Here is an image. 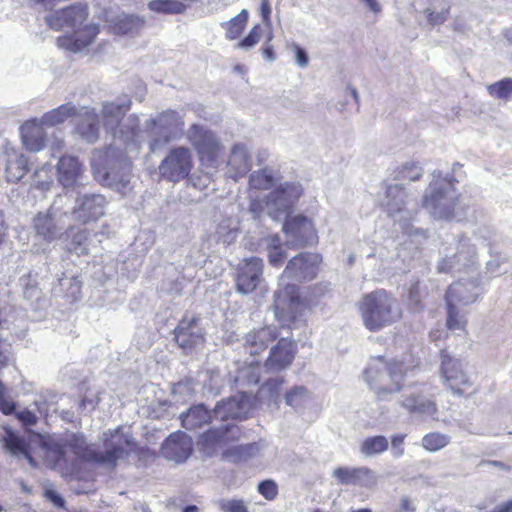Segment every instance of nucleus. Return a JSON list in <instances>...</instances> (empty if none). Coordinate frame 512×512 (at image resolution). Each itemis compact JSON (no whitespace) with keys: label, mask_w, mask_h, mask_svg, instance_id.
<instances>
[{"label":"nucleus","mask_w":512,"mask_h":512,"mask_svg":"<svg viewBox=\"0 0 512 512\" xmlns=\"http://www.w3.org/2000/svg\"><path fill=\"white\" fill-rule=\"evenodd\" d=\"M88 15L87 4L77 3L57 10L46 17L47 25L55 31L65 27L75 30L72 35L57 38V45L60 48L77 52L92 43L99 33V27L95 24H85Z\"/></svg>","instance_id":"obj_1"},{"label":"nucleus","mask_w":512,"mask_h":512,"mask_svg":"<svg viewBox=\"0 0 512 512\" xmlns=\"http://www.w3.org/2000/svg\"><path fill=\"white\" fill-rule=\"evenodd\" d=\"M329 292L328 283H316L308 288L307 296L302 297L297 285L286 284L274 294L273 309L275 317L283 325L290 326L306 310L317 305Z\"/></svg>","instance_id":"obj_2"},{"label":"nucleus","mask_w":512,"mask_h":512,"mask_svg":"<svg viewBox=\"0 0 512 512\" xmlns=\"http://www.w3.org/2000/svg\"><path fill=\"white\" fill-rule=\"evenodd\" d=\"M67 451H71L77 459L94 464H103L111 468L117 466V461L128 455L133 443L125 435L119 433V429L110 433V438L104 439L105 452L95 450L86 442L83 435L72 434L66 441Z\"/></svg>","instance_id":"obj_3"},{"label":"nucleus","mask_w":512,"mask_h":512,"mask_svg":"<svg viewBox=\"0 0 512 512\" xmlns=\"http://www.w3.org/2000/svg\"><path fill=\"white\" fill-rule=\"evenodd\" d=\"M358 308L364 326L373 332L392 325L402 317L397 299L385 289L364 294Z\"/></svg>","instance_id":"obj_4"},{"label":"nucleus","mask_w":512,"mask_h":512,"mask_svg":"<svg viewBox=\"0 0 512 512\" xmlns=\"http://www.w3.org/2000/svg\"><path fill=\"white\" fill-rule=\"evenodd\" d=\"M187 139L197 155L199 165L205 170L217 171L226 155L225 146L218 135L204 125L192 124Z\"/></svg>","instance_id":"obj_5"},{"label":"nucleus","mask_w":512,"mask_h":512,"mask_svg":"<svg viewBox=\"0 0 512 512\" xmlns=\"http://www.w3.org/2000/svg\"><path fill=\"white\" fill-rule=\"evenodd\" d=\"M456 182L454 178H442L430 183V193L424 196L423 206L430 209L434 217L446 220L454 217L461 196L455 189Z\"/></svg>","instance_id":"obj_6"},{"label":"nucleus","mask_w":512,"mask_h":512,"mask_svg":"<svg viewBox=\"0 0 512 512\" xmlns=\"http://www.w3.org/2000/svg\"><path fill=\"white\" fill-rule=\"evenodd\" d=\"M194 168L193 154L186 146L171 148L159 164L160 176L169 182L179 183L191 175Z\"/></svg>","instance_id":"obj_7"},{"label":"nucleus","mask_w":512,"mask_h":512,"mask_svg":"<svg viewBox=\"0 0 512 512\" xmlns=\"http://www.w3.org/2000/svg\"><path fill=\"white\" fill-rule=\"evenodd\" d=\"M149 126L154 130L156 137L150 143L151 151L173 140L179 139L184 130V120L175 110H165L151 119Z\"/></svg>","instance_id":"obj_8"},{"label":"nucleus","mask_w":512,"mask_h":512,"mask_svg":"<svg viewBox=\"0 0 512 512\" xmlns=\"http://www.w3.org/2000/svg\"><path fill=\"white\" fill-rule=\"evenodd\" d=\"M264 262L257 256L243 258L234 270V284L237 292L250 294L255 292L264 280Z\"/></svg>","instance_id":"obj_9"},{"label":"nucleus","mask_w":512,"mask_h":512,"mask_svg":"<svg viewBox=\"0 0 512 512\" xmlns=\"http://www.w3.org/2000/svg\"><path fill=\"white\" fill-rule=\"evenodd\" d=\"M441 374L446 385L456 395H470L475 391L473 382L462 369L459 360L454 359L446 350H441Z\"/></svg>","instance_id":"obj_10"},{"label":"nucleus","mask_w":512,"mask_h":512,"mask_svg":"<svg viewBox=\"0 0 512 512\" xmlns=\"http://www.w3.org/2000/svg\"><path fill=\"white\" fill-rule=\"evenodd\" d=\"M283 232L289 238L290 248H305L318 242L312 220L301 214L287 217L283 224Z\"/></svg>","instance_id":"obj_11"},{"label":"nucleus","mask_w":512,"mask_h":512,"mask_svg":"<svg viewBox=\"0 0 512 512\" xmlns=\"http://www.w3.org/2000/svg\"><path fill=\"white\" fill-rule=\"evenodd\" d=\"M322 260L319 253H299L288 261L282 276L299 282L311 281L317 277Z\"/></svg>","instance_id":"obj_12"},{"label":"nucleus","mask_w":512,"mask_h":512,"mask_svg":"<svg viewBox=\"0 0 512 512\" xmlns=\"http://www.w3.org/2000/svg\"><path fill=\"white\" fill-rule=\"evenodd\" d=\"M197 314L185 313L173 330L174 340L184 351H192L205 341V333Z\"/></svg>","instance_id":"obj_13"},{"label":"nucleus","mask_w":512,"mask_h":512,"mask_svg":"<svg viewBox=\"0 0 512 512\" xmlns=\"http://www.w3.org/2000/svg\"><path fill=\"white\" fill-rule=\"evenodd\" d=\"M106 200L102 195L90 194L77 199L76 205L72 210L74 220L87 225L98 221L105 214Z\"/></svg>","instance_id":"obj_14"},{"label":"nucleus","mask_w":512,"mask_h":512,"mask_svg":"<svg viewBox=\"0 0 512 512\" xmlns=\"http://www.w3.org/2000/svg\"><path fill=\"white\" fill-rule=\"evenodd\" d=\"M296 354V342L292 339L280 338L277 343L271 347L269 355L264 362V366L271 372L282 371L293 363Z\"/></svg>","instance_id":"obj_15"},{"label":"nucleus","mask_w":512,"mask_h":512,"mask_svg":"<svg viewBox=\"0 0 512 512\" xmlns=\"http://www.w3.org/2000/svg\"><path fill=\"white\" fill-rule=\"evenodd\" d=\"M278 336L279 331L274 326L266 325L254 328L245 335L243 347L251 356H260Z\"/></svg>","instance_id":"obj_16"},{"label":"nucleus","mask_w":512,"mask_h":512,"mask_svg":"<svg viewBox=\"0 0 512 512\" xmlns=\"http://www.w3.org/2000/svg\"><path fill=\"white\" fill-rule=\"evenodd\" d=\"M464 290V285L457 282L451 284L445 293L447 307L446 325L449 330H465L467 321L456 308V304L462 303L464 300Z\"/></svg>","instance_id":"obj_17"},{"label":"nucleus","mask_w":512,"mask_h":512,"mask_svg":"<svg viewBox=\"0 0 512 512\" xmlns=\"http://www.w3.org/2000/svg\"><path fill=\"white\" fill-rule=\"evenodd\" d=\"M192 451V439L182 431L170 434L162 445V452L164 456L176 463L186 461Z\"/></svg>","instance_id":"obj_18"},{"label":"nucleus","mask_w":512,"mask_h":512,"mask_svg":"<svg viewBox=\"0 0 512 512\" xmlns=\"http://www.w3.org/2000/svg\"><path fill=\"white\" fill-rule=\"evenodd\" d=\"M32 227L36 235L48 243L60 239L64 234L63 226L59 225L52 208L38 212L33 218Z\"/></svg>","instance_id":"obj_19"},{"label":"nucleus","mask_w":512,"mask_h":512,"mask_svg":"<svg viewBox=\"0 0 512 512\" xmlns=\"http://www.w3.org/2000/svg\"><path fill=\"white\" fill-rule=\"evenodd\" d=\"M333 477L339 485L367 487L375 482L374 472L365 466L344 467L340 466L333 470Z\"/></svg>","instance_id":"obj_20"},{"label":"nucleus","mask_w":512,"mask_h":512,"mask_svg":"<svg viewBox=\"0 0 512 512\" xmlns=\"http://www.w3.org/2000/svg\"><path fill=\"white\" fill-rule=\"evenodd\" d=\"M251 166V157L246 145L243 143L234 144L227 160L229 177L237 181L251 170Z\"/></svg>","instance_id":"obj_21"},{"label":"nucleus","mask_w":512,"mask_h":512,"mask_svg":"<svg viewBox=\"0 0 512 512\" xmlns=\"http://www.w3.org/2000/svg\"><path fill=\"white\" fill-rule=\"evenodd\" d=\"M58 181L64 187H73L83 174V165L77 157L63 155L60 157L57 166Z\"/></svg>","instance_id":"obj_22"},{"label":"nucleus","mask_w":512,"mask_h":512,"mask_svg":"<svg viewBox=\"0 0 512 512\" xmlns=\"http://www.w3.org/2000/svg\"><path fill=\"white\" fill-rule=\"evenodd\" d=\"M76 132L88 143H94L99 139L100 117L94 109L87 108L76 124Z\"/></svg>","instance_id":"obj_23"},{"label":"nucleus","mask_w":512,"mask_h":512,"mask_svg":"<svg viewBox=\"0 0 512 512\" xmlns=\"http://www.w3.org/2000/svg\"><path fill=\"white\" fill-rule=\"evenodd\" d=\"M408 368L401 361H391L385 364L384 370L381 371L377 365H371L365 370V377L368 383H372L376 378H382L387 375L392 381L399 382L404 378Z\"/></svg>","instance_id":"obj_24"},{"label":"nucleus","mask_w":512,"mask_h":512,"mask_svg":"<svg viewBox=\"0 0 512 512\" xmlns=\"http://www.w3.org/2000/svg\"><path fill=\"white\" fill-rule=\"evenodd\" d=\"M21 136L23 144L30 151H39L45 146V133L37 120L26 121L21 126Z\"/></svg>","instance_id":"obj_25"},{"label":"nucleus","mask_w":512,"mask_h":512,"mask_svg":"<svg viewBox=\"0 0 512 512\" xmlns=\"http://www.w3.org/2000/svg\"><path fill=\"white\" fill-rule=\"evenodd\" d=\"M146 21L143 17L136 15H122L111 21L110 28L117 35H138L145 27Z\"/></svg>","instance_id":"obj_26"},{"label":"nucleus","mask_w":512,"mask_h":512,"mask_svg":"<svg viewBox=\"0 0 512 512\" xmlns=\"http://www.w3.org/2000/svg\"><path fill=\"white\" fill-rule=\"evenodd\" d=\"M238 428L234 425H225L219 428H210L200 436V444L204 449H213L217 446L226 445L230 438L228 433ZM237 437H232L231 441L236 440Z\"/></svg>","instance_id":"obj_27"},{"label":"nucleus","mask_w":512,"mask_h":512,"mask_svg":"<svg viewBox=\"0 0 512 512\" xmlns=\"http://www.w3.org/2000/svg\"><path fill=\"white\" fill-rule=\"evenodd\" d=\"M180 419L185 429L195 430L209 423L212 417L210 411L203 404H198L181 414Z\"/></svg>","instance_id":"obj_28"},{"label":"nucleus","mask_w":512,"mask_h":512,"mask_svg":"<svg viewBox=\"0 0 512 512\" xmlns=\"http://www.w3.org/2000/svg\"><path fill=\"white\" fill-rule=\"evenodd\" d=\"M295 187L291 184L280 185L274 188L266 199V204L282 206V212H290L293 207Z\"/></svg>","instance_id":"obj_29"},{"label":"nucleus","mask_w":512,"mask_h":512,"mask_svg":"<svg viewBox=\"0 0 512 512\" xmlns=\"http://www.w3.org/2000/svg\"><path fill=\"white\" fill-rule=\"evenodd\" d=\"M77 115L76 107L71 103H66L46 112L41 118V124L47 126H56L64 123L69 118Z\"/></svg>","instance_id":"obj_30"},{"label":"nucleus","mask_w":512,"mask_h":512,"mask_svg":"<svg viewBox=\"0 0 512 512\" xmlns=\"http://www.w3.org/2000/svg\"><path fill=\"white\" fill-rule=\"evenodd\" d=\"M44 449L46 460L51 464L52 468H66L68 466L65 442H45Z\"/></svg>","instance_id":"obj_31"},{"label":"nucleus","mask_w":512,"mask_h":512,"mask_svg":"<svg viewBox=\"0 0 512 512\" xmlns=\"http://www.w3.org/2000/svg\"><path fill=\"white\" fill-rule=\"evenodd\" d=\"M131 108V101L127 99L122 103L105 102L102 105V117L106 122L119 123Z\"/></svg>","instance_id":"obj_32"},{"label":"nucleus","mask_w":512,"mask_h":512,"mask_svg":"<svg viewBox=\"0 0 512 512\" xmlns=\"http://www.w3.org/2000/svg\"><path fill=\"white\" fill-rule=\"evenodd\" d=\"M402 405L410 413H419L434 416L438 409L436 403L431 400H423L418 396H409L405 398Z\"/></svg>","instance_id":"obj_33"},{"label":"nucleus","mask_w":512,"mask_h":512,"mask_svg":"<svg viewBox=\"0 0 512 512\" xmlns=\"http://www.w3.org/2000/svg\"><path fill=\"white\" fill-rule=\"evenodd\" d=\"M267 257L268 262L272 267L279 268L284 264L286 252L278 235H273L269 238V243L267 245Z\"/></svg>","instance_id":"obj_34"},{"label":"nucleus","mask_w":512,"mask_h":512,"mask_svg":"<svg viewBox=\"0 0 512 512\" xmlns=\"http://www.w3.org/2000/svg\"><path fill=\"white\" fill-rule=\"evenodd\" d=\"M73 226H69L65 232L72 233L71 243L69 247V251L81 255H88L89 249L87 247L89 241V231L87 229H80L77 232L73 233Z\"/></svg>","instance_id":"obj_35"},{"label":"nucleus","mask_w":512,"mask_h":512,"mask_svg":"<svg viewBox=\"0 0 512 512\" xmlns=\"http://www.w3.org/2000/svg\"><path fill=\"white\" fill-rule=\"evenodd\" d=\"M388 439L383 435L367 437L360 446V451L365 456L381 454L388 449Z\"/></svg>","instance_id":"obj_36"},{"label":"nucleus","mask_w":512,"mask_h":512,"mask_svg":"<svg viewBox=\"0 0 512 512\" xmlns=\"http://www.w3.org/2000/svg\"><path fill=\"white\" fill-rule=\"evenodd\" d=\"M248 12L247 10H242L239 14L233 17L231 20L223 24L226 29V38L229 40L238 39L248 22Z\"/></svg>","instance_id":"obj_37"},{"label":"nucleus","mask_w":512,"mask_h":512,"mask_svg":"<svg viewBox=\"0 0 512 512\" xmlns=\"http://www.w3.org/2000/svg\"><path fill=\"white\" fill-rule=\"evenodd\" d=\"M450 443V437L440 432H430L423 436L422 447L429 452H436L445 448Z\"/></svg>","instance_id":"obj_38"},{"label":"nucleus","mask_w":512,"mask_h":512,"mask_svg":"<svg viewBox=\"0 0 512 512\" xmlns=\"http://www.w3.org/2000/svg\"><path fill=\"white\" fill-rule=\"evenodd\" d=\"M428 291L422 288L419 281L411 283L408 289V305L414 311H420L424 308V299L427 297Z\"/></svg>","instance_id":"obj_39"},{"label":"nucleus","mask_w":512,"mask_h":512,"mask_svg":"<svg viewBox=\"0 0 512 512\" xmlns=\"http://www.w3.org/2000/svg\"><path fill=\"white\" fill-rule=\"evenodd\" d=\"M7 449L14 455H23L30 462L33 458L29 451L28 443L20 436L10 432L5 439Z\"/></svg>","instance_id":"obj_40"},{"label":"nucleus","mask_w":512,"mask_h":512,"mask_svg":"<svg viewBox=\"0 0 512 512\" xmlns=\"http://www.w3.org/2000/svg\"><path fill=\"white\" fill-rule=\"evenodd\" d=\"M285 383L284 377L268 378L260 387V392L270 400L277 402Z\"/></svg>","instance_id":"obj_41"},{"label":"nucleus","mask_w":512,"mask_h":512,"mask_svg":"<svg viewBox=\"0 0 512 512\" xmlns=\"http://www.w3.org/2000/svg\"><path fill=\"white\" fill-rule=\"evenodd\" d=\"M489 95L496 99L506 100L512 95V78H503L487 86Z\"/></svg>","instance_id":"obj_42"},{"label":"nucleus","mask_w":512,"mask_h":512,"mask_svg":"<svg viewBox=\"0 0 512 512\" xmlns=\"http://www.w3.org/2000/svg\"><path fill=\"white\" fill-rule=\"evenodd\" d=\"M112 152L111 147H107L102 150H97L94 154V157L91 162L92 170L95 177L102 176L103 179H108V172L106 171V167H102V164L107 162V158Z\"/></svg>","instance_id":"obj_43"},{"label":"nucleus","mask_w":512,"mask_h":512,"mask_svg":"<svg viewBox=\"0 0 512 512\" xmlns=\"http://www.w3.org/2000/svg\"><path fill=\"white\" fill-rule=\"evenodd\" d=\"M274 184V178L265 170L255 171L250 175L249 185L256 190H268Z\"/></svg>","instance_id":"obj_44"},{"label":"nucleus","mask_w":512,"mask_h":512,"mask_svg":"<svg viewBox=\"0 0 512 512\" xmlns=\"http://www.w3.org/2000/svg\"><path fill=\"white\" fill-rule=\"evenodd\" d=\"M308 390L304 386H294L285 393V402L287 405L297 407L307 398Z\"/></svg>","instance_id":"obj_45"},{"label":"nucleus","mask_w":512,"mask_h":512,"mask_svg":"<svg viewBox=\"0 0 512 512\" xmlns=\"http://www.w3.org/2000/svg\"><path fill=\"white\" fill-rule=\"evenodd\" d=\"M257 490L268 501L274 500L279 492L278 485L271 479L261 481L258 484Z\"/></svg>","instance_id":"obj_46"},{"label":"nucleus","mask_w":512,"mask_h":512,"mask_svg":"<svg viewBox=\"0 0 512 512\" xmlns=\"http://www.w3.org/2000/svg\"><path fill=\"white\" fill-rule=\"evenodd\" d=\"M15 409V402L7 395L6 388L0 381V411L4 415H11L15 412Z\"/></svg>","instance_id":"obj_47"},{"label":"nucleus","mask_w":512,"mask_h":512,"mask_svg":"<svg viewBox=\"0 0 512 512\" xmlns=\"http://www.w3.org/2000/svg\"><path fill=\"white\" fill-rule=\"evenodd\" d=\"M262 32H263V29H262L261 25L256 24L255 26L252 27V29L250 30L248 35L240 41L239 47L249 48V47L256 45L261 39Z\"/></svg>","instance_id":"obj_48"},{"label":"nucleus","mask_w":512,"mask_h":512,"mask_svg":"<svg viewBox=\"0 0 512 512\" xmlns=\"http://www.w3.org/2000/svg\"><path fill=\"white\" fill-rule=\"evenodd\" d=\"M220 509L222 512H249L245 502L240 499L221 501Z\"/></svg>","instance_id":"obj_49"},{"label":"nucleus","mask_w":512,"mask_h":512,"mask_svg":"<svg viewBox=\"0 0 512 512\" xmlns=\"http://www.w3.org/2000/svg\"><path fill=\"white\" fill-rule=\"evenodd\" d=\"M288 47L294 53L295 61L298 66L301 68L307 67L309 64V57L307 52L297 43H291Z\"/></svg>","instance_id":"obj_50"},{"label":"nucleus","mask_w":512,"mask_h":512,"mask_svg":"<svg viewBox=\"0 0 512 512\" xmlns=\"http://www.w3.org/2000/svg\"><path fill=\"white\" fill-rule=\"evenodd\" d=\"M427 20L432 26L442 24L448 17L449 7L441 9L439 12H434L429 9L425 11Z\"/></svg>","instance_id":"obj_51"},{"label":"nucleus","mask_w":512,"mask_h":512,"mask_svg":"<svg viewBox=\"0 0 512 512\" xmlns=\"http://www.w3.org/2000/svg\"><path fill=\"white\" fill-rule=\"evenodd\" d=\"M399 174H401V178L403 179L407 178L416 181L421 178V169L415 164L405 165L401 168Z\"/></svg>","instance_id":"obj_52"},{"label":"nucleus","mask_w":512,"mask_h":512,"mask_svg":"<svg viewBox=\"0 0 512 512\" xmlns=\"http://www.w3.org/2000/svg\"><path fill=\"white\" fill-rule=\"evenodd\" d=\"M9 344L0 337V369L8 366L10 362Z\"/></svg>","instance_id":"obj_53"},{"label":"nucleus","mask_w":512,"mask_h":512,"mask_svg":"<svg viewBox=\"0 0 512 512\" xmlns=\"http://www.w3.org/2000/svg\"><path fill=\"white\" fill-rule=\"evenodd\" d=\"M16 416L25 425L32 426L37 423L36 415L28 409L18 412Z\"/></svg>","instance_id":"obj_54"},{"label":"nucleus","mask_w":512,"mask_h":512,"mask_svg":"<svg viewBox=\"0 0 512 512\" xmlns=\"http://www.w3.org/2000/svg\"><path fill=\"white\" fill-rule=\"evenodd\" d=\"M44 496L48 500H50L55 506L59 508L64 507L65 501L56 491L52 489H47L44 492Z\"/></svg>","instance_id":"obj_55"},{"label":"nucleus","mask_w":512,"mask_h":512,"mask_svg":"<svg viewBox=\"0 0 512 512\" xmlns=\"http://www.w3.org/2000/svg\"><path fill=\"white\" fill-rule=\"evenodd\" d=\"M260 13L261 17L264 22L269 23L270 22V16H271V4L270 0H261L260 3Z\"/></svg>","instance_id":"obj_56"},{"label":"nucleus","mask_w":512,"mask_h":512,"mask_svg":"<svg viewBox=\"0 0 512 512\" xmlns=\"http://www.w3.org/2000/svg\"><path fill=\"white\" fill-rule=\"evenodd\" d=\"M399 510L401 512H415V506L408 497H403L400 501Z\"/></svg>","instance_id":"obj_57"},{"label":"nucleus","mask_w":512,"mask_h":512,"mask_svg":"<svg viewBox=\"0 0 512 512\" xmlns=\"http://www.w3.org/2000/svg\"><path fill=\"white\" fill-rule=\"evenodd\" d=\"M262 55L268 61H273L275 59V53L273 47L267 43L262 48Z\"/></svg>","instance_id":"obj_58"},{"label":"nucleus","mask_w":512,"mask_h":512,"mask_svg":"<svg viewBox=\"0 0 512 512\" xmlns=\"http://www.w3.org/2000/svg\"><path fill=\"white\" fill-rule=\"evenodd\" d=\"M263 210V206L260 200H253L250 203V211L256 216L259 217Z\"/></svg>","instance_id":"obj_59"},{"label":"nucleus","mask_w":512,"mask_h":512,"mask_svg":"<svg viewBox=\"0 0 512 512\" xmlns=\"http://www.w3.org/2000/svg\"><path fill=\"white\" fill-rule=\"evenodd\" d=\"M405 438H406L405 434H397V435L392 436V438H391L392 446L394 448H400L403 445Z\"/></svg>","instance_id":"obj_60"},{"label":"nucleus","mask_w":512,"mask_h":512,"mask_svg":"<svg viewBox=\"0 0 512 512\" xmlns=\"http://www.w3.org/2000/svg\"><path fill=\"white\" fill-rule=\"evenodd\" d=\"M398 193L404 195V188L400 185H390L386 190L387 197H390Z\"/></svg>","instance_id":"obj_61"},{"label":"nucleus","mask_w":512,"mask_h":512,"mask_svg":"<svg viewBox=\"0 0 512 512\" xmlns=\"http://www.w3.org/2000/svg\"><path fill=\"white\" fill-rule=\"evenodd\" d=\"M492 512H512V501L499 505Z\"/></svg>","instance_id":"obj_62"},{"label":"nucleus","mask_w":512,"mask_h":512,"mask_svg":"<svg viewBox=\"0 0 512 512\" xmlns=\"http://www.w3.org/2000/svg\"><path fill=\"white\" fill-rule=\"evenodd\" d=\"M369 8L374 12H379L381 10L380 4L377 0H364Z\"/></svg>","instance_id":"obj_63"},{"label":"nucleus","mask_w":512,"mask_h":512,"mask_svg":"<svg viewBox=\"0 0 512 512\" xmlns=\"http://www.w3.org/2000/svg\"><path fill=\"white\" fill-rule=\"evenodd\" d=\"M183 512H199V509L196 505H188L183 509Z\"/></svg>","instance_id":"obj_64"}]
</instances>
